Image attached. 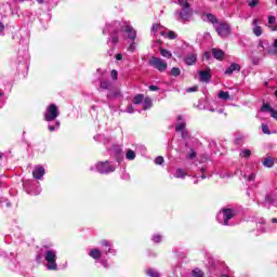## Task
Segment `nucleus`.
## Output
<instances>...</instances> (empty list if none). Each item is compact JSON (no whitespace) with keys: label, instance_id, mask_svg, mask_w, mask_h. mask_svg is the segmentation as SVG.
Here are the masks:
<instances>
[{"label":"nucleus","instance_id":"obj_41","mask_svg":"<svg viewBox=\"0 0 277 277\" xmlns=\"http://www.w3.org/2000/svg\"><path fill=\"white\" fill-rule=\"evenodd\" d=\"M180 133H182V137L185 140L189 137V132L187 130H182Z\"/></svg>","mask_w":277,"mask_h":277},{"label":"nucleus","instance_id":"obj_31","mask_svg":"<svg viewBox=\"0 0 277 277\" xmlns=\"http://www.w3.org/2000/svg\"><path fill=\"white\" fill-rule=\"evenodd\" d=\"M146 274L147 276H150V277H159V274L153 268L147 269Z\"/></svg>","mask_w":277,"mask_h":277},{"label":"nucleus","instance_id":"obj_28","mask_svg":"<svg viewBox=\"0 0 277 277\" xmlns=\"http://www.w3.org/2000/svg\"><path fill=\"white\" fill-rule=\"evenodd\" d=\"M170 75L172 77H179L181 75V69L179 67H172Z\"/></svg>","mask_w":277,"mask_h":277},{"label":"nucleus","instance_id":"obj_25","mask_svg":"<svg viewBox=\"0 0 277 277\" xmlns=\"http://www.w3.org/2000/svg\"><path fill=\"white\" fill-rule=\"evenodd\" d=\"M185 127H187V123L185 122L175 123L176 133H181V131H185Z\"/></svg>","mask_w":277,"mask_h":277},{"label":"nucleus","instance_id":"obj_62","mask_svg":"<svg viewBox=\"0 0 277 277\" xmlns=\"http://www.w3.org/2000/svg\"><path fill=\"white\" fill-rule=\"evenodd\" d=\"M3 96V93L0 92V97Z\"/></svg>","mask_w":277,"mask_h":277},{"label":"nucleus","instance_id":"obj_47","mask_svg":"<svg viewBox=\"0 0 277 277\" xmlns=\"http://www.w3.org/2000/svg\"><path fill=\"white\" fill-rule=\"evenodd\" d=\"M241 142H243V138H242V137H238V138L235 140V144H236L237 146H240Z\"/></svg>","mask_w":277,"mask_h":277},{"label":"nucleus","instance_id":"obj_42","mask_svg":"<svg viewBox=\"0 0 277 277\" xmlns=\"http://www.w3.org/2000/svg\"><path fill=\"white\" fill-rule=\"evenodd\" d=\"M186 92H188V93H192V92H198V87H190V88H188L187 90H186Z\"/></svg>","mask_w":277,"mask_h":277},{"label":"nucleus","instance_id":"obj_36","mask_svg":"<svg viewBox=\"0 0 277 277\" xmlns=\"http://www.w3.org/2000/svg\"><path fill=\"white\" fill-rule=\"evenodd\" d=\"M197 154L196 150L190 149V153L187 155V159H196Z\"/></svg>","mask_w":277,"mask_h":277},{"label":"nucleus","instance_id":"obj_20","mask_svg":"<svg viewBox=\"0 0 277 277\" xmlns=\"http://www.w3.org/2000/svg\"><path fill=\"white\" fill-rule=\"evenodd\" d=\"M153 107V100L150 97H145L143 102V109H150Z\"/></svg>","mask_w":277,"mask_h":277},{"label":"nucleus","instance_id":"obj_24","mask_svg":"<svg viewBox=\"0 0 277 277\" xmlns=\"http://www.w3.org/2000/svg\"><path fill=\"white\" fill-rule=\"evenodd\" d=\"M206 16H207L209 23H212V25H215L219 23L217 17H215V15H213L211 13H207Z\"/></svg>","mask_w":277,"mask_h":277},{"label":"nucleus","instance_id":"obj_10","mask_svg":"<svg viewBox=\"0 0 277 277\" xmlns=\"http://www.w3.org/2000/svg\"><path fill=\"white\" fill-rule=\"evenodd\" d=\"M260 111H269L272 118H274V120H277V110L274 109L269 103L263 104L260 108Z\"/></svg>","mask_w":277,"mask_h":277},{"label":"nucleus","instance_id":"obj_17","mask_svg":"<svg viewBox=\"0 0 277 277\" xmlns=\"http://www.w3.org/2000/svg\"><path fill=\"white\" fill-rule=\"evenodd\" d=\"M120 30H118V28H116L111 35H110V42L111 44H118V42H120V39L118 37Z\"/></svg>","mask_w":277,"mask_h":277},{"label":"nucleus","instance_id":"obj_4","mask_svg":"<svg viewBox=\"0 0 277 277\" xmlns=\"http://www.w3.org/2000/svg\"><path fill=\"white\" fill-rule=\"evenodd\" d=\"M57 116H60V110L57 109V105L50 104L44 115L45 122H52V120H55Z\"/></svg>","mask_w":277,"mask_h":277},{"label":"nucleus","instance_id":"obj_27","mask_svg":"<svg viewBox=\"0 0 277 277\" xmlns=\"http://www.w3.org/2000/svg\"><path fill=\"white\" fill-rule=\"evenodd\" d=\"M126 157L129 161H133V159H135V151H133L132 149H129L126 154Z\"/></svg>","mask_w":277,"mask_h":277},{"label":"nucleus","instance_id":"obj_13","mask_svg":"<svg viewBox=\"0 0 277 277\" xmlns=\"http://www.w3.org/2000/svg\"><path fill=\"white\" fill-rule=\"evenodd\" d=\"M212 55L214 60H217L219 62H222L224 57H226V53H224L223 50H219L216 48L212 49Z\"/></svg>","mask_w":277,"mask_h":277},{"label":"nucleus","instance_id":"obj_3","mask_svg":"<svg viewBox=\"0 0 277 277\" xmlns=\"http://www.w3.org/2000/svg\"><path fill=\"white\" fill-rule=\"evenodd\" d=\"M45 261H47V267L51 272H56L57 269V255L55 254V251L48 250L45 251Z\"/></svg>","mask_w":277,"mask_h":277},{"label":"nucleus","instance_id":"obj_37","mask_svg":"<svg viewBox=\"0 0 277 277\" xmlns=\"http://www.w3.org/2000/svg\"><path fill=\"white\" fill-rule=\"evenodd\" d=\"M163 161H166V160L163 159L162 156H158V157L156 158V164H157V166H163Z\"/></svg>","mask_w":277,"mask_h":277},{"label":"nucleus","instance_id":"obj_12","mask_svg":"<svg viewBox=\"0 0 277 277\" xmlns=\"http://www.w3.org/2000/svg\"><path fill=\"white\" fill-rule=\"evenodd\" d=\"M241 71V65L237 63H232L229 67L226 68L225 75H233L234 72H240Z\"/></svg>","mask_w":277,"mask_h":277},{"label":"nucleus","instance_id":"obj_44","mask_svg":"<svg viewBox=\"0 0 277 277\" xmlns=\"http://www.w3.org/2000/svg\"><path fill=\"white\" fill-rule=\"evenodd\" d=\"M128 51H131L133 53V51H135V42H132L129 48Z\"/></svg>","mask_w":277,"mask_h":277},{"label":"nucleus","instance_id":"obj_48","mask_svg":"<svg viewBox=\"0 0 277 277\" xmlns=\"http://www.w3.org/2000/svg\"><path fill=\"white\" fill-rule=\"evenodd\" d=\"M2 31H5V25H3V23H0V34H1Z\"/></svg>","mask_w":277,"mask_h":277},{"label":"nucleus","instance_id":"obj_11","mask_svg":"<svg viewBox=\"0 0 277 277\" xmlns=\"http://www.w3.org/2000/svg\"><path fill=\"white\" fill-rule=\"evenodd\" d=\"M196 62H198V56L194 53H189L184 57L186 66H196Z\"/></svg>","mask_w":277,"mask_h":277},{"label":"nucleus","instance_id":"obj_43","mask_svg":"<svg viewBox=\"0 0 277 277\" xmlns=\"http://www.w3.org/2000/svg\"><path fill=\"white\" fill-rule=\"evenodd\" d=\"M154 241L155 243H161V236L160 235L154 236Z\"/></svg>","mask_w":277,"mask_h":277},{"label":"nucleus","instance_id":"obj_59","mask_svg":"<svg viewBox=\"0 0 277 277\" xmlns=\"http://www.w3.org/2000/svg\"><path fill=\"white\" fill-rule=\"evenodd\" d=\"M177 120H183V116H177Z\"/></svg>","mask_w":277,"mask_h":277},{"label":"nucleus","instance_id":"obj_7","mask_svg":"<svg viewBox=\"0 0 277 277\" xmlns=\"http://www.w3.org/2000/svg\"><path fill=\"white\" fill-rule=\"evenodd\" d=\"M222 213L224 215V225L228 226V221L235 217V210L230 208H225L222 210Z\"/></svg>","mask_w":277,"mask_h":277},{"label":"nucleus","instance_id":"obj_39","mask_svg":"<svg viewBox=\"0 0 277 277\" xmlns=\"http://www.w3.org/2000/svg\"><path fill=\"white\" fill-rule=\"evenodd\" d=\"M161 27L160 24H154L153 25V28H151V31H154L155 34H157V31H159V28Z\"/></svg>","mask_w":277,"mask_h":277},{"label":"nucleus","instance_id":"obj_53","mask_svg":"<svg viewBox=\"0 0 277 277\" xmlns=\"http://www.w3.org/2000/svg\"><path fill=\"white\" fill-rule=\"evenodd\" d=\"M248 181H254V174H253V173H251V174L249 175Z\"/></svg>","mask_w":277,"mask_h":277},{"label":"nucleus","instance_id":"obj_1","mask_svg":"<svg viewBox=\"0 0 277 277\" xmlns=\"http://www.w3.org/2000/svg\"><path fill=\"white\" fill-rule=\"evenodd\" d=\"M177 3L181 6V11L179 12L181 21L183 23L192 21V16H194L192 4L187 0H177Z\"/></svg>","mask_w":277,"mask_h":277},{"label":"nucleus","instance_id":"obj_16","mask_svg":"<svg viewBox=\"0 0 277 277\" xmlns=\"http://www.w3.org/2000/svg\"><path fill=\"white\" fill-rule=\"evenodd\" d=\"M89 256H91V259H94L95 261L101 260V258L103 256V254L101 253V250L98 249H92L89 252Z\"/></svg>","mask_w":277,"mask_h":277},{"label":"nucleus","instance_id":"obj_45","mask_svg":"<svg viewBox=\"0 0 277 277\" xmlns=\"http://www.w3.org/2000/svg\"><path fill=\"white\" fill-rule=\"evenodd\" d=\"M149 90H150V92H158L159 87H157V85H149Z\"/></svg>","mask_w":277,"mask_h":277},{"label":"nucleus","instance_id":"obj_33","mask_svg":"<svg viewBox=\"0 0 277 277\" xmlns=\"http://www.w3.org/2000/svg\"><path fill=\"white\" fill-rule=\"evenodd\" d=\"M240 155L241 157H245V159H248L250 155H252V151L250 149H245Z\"/></svg>","mask_w":277,"mask_h":277},{"label":"nucleus","instance_id":"obj_51","mask_svg":"<svg viewBox=\"0 0 277 277\" xmlns=\"http://www.w3.org/2000/svg\"><path fill=\"white\" fill-rule=\"evenodd\" d=\"M201 179L202 180L207 179V175H205V169L203 168L201 169Z\"/></svg>","mask_w":277,"mask_h":277},{"label":"nucleus","instance_id":"obj_32","mask_svg":"<svg viewBox=\"0 0 277 277\" xmlns=\"http://www.w3.org/2000/svg\"><path fill=\"white\" fill-rule=\"evenodd\" d=\"M249 8H256L259 5V0H247Z\"/></svg>","mask_w":277,"mask_h":277},{"label":"nucleus","instance_id":"obj_54","mask_svg":"<svg viewBox=\"0 0 277 277\" xmlns=\"http://www.w3.org/2000/svg\"><path fill=\"white\" fill-rule=\"evenodd\" d=\"M273 47H274L275 51L277 52V39H275Z\"/></svg>","mask_w":277,"mask_h":277},{"label":"nucleus","instance_id":"obj_58","mask_svg":"<svg viewBox=\"0 0 277 277\" xmlns=\"http://www.w3.org/2000/svg\"><path fill=\"white\" fill-rule=\"evenodd\" d=\"M36 259H37V261H40L42 259V256L37 255Z\"/></svg>","mask_w":277,"mask_h":277},{"label":"nucleus","instance_id":"obj_2","mask_svg":"<svg viewBox=\"0 0 277 277\" xmlns=\"http://www.w3.org/2000/svg\"><path fill=\"white\" fill-rule=\"evenodd\" d=\"M148 66L159 70V72H166L168 70V63L157 56H151L148 61Z\"/></svg>","mask_w":277,"mask_h":277},{"label":"nucleus","instance_id":"obj_29","mask_svg":"<svg viewBox=\"0 0 277 277\" xmlns=\"http://www.w3.org/2000/svg\"><path fill=\"white\" fill-rule=\"evenodd\" d=\"M193 276L194 277H205V272H202L200 268H195L193 271Z\"/></svg>","mask_w":277,"mask_h":277},{"label":"nucleus","instance_id":"obj_61","mask_svg":"<svg viewBox=\"0 0 277 277\" xmlns=\"http://www.w3.org/2000/svg\"><path fill=\"white\" fill-rule=\"evenodd\" d=\"M275 96H277V90L275 91Z\"/></svg>","mask_w":277,"mask_h":277},{"label":"nucleus","instance_id":"obj_30","mask_svg":"<svg viewBox=\"0 0 277 277\" xmlns=\"http://www.w3.org/2000/svg\"><path fill=\"white\" fill-rule=\"evenodd\" d=\"M262 132L265 134V135H272V131L269 130V127L265 123H262Z\"/></svg>","mask_w":277,"mask_h":277},{"label":"nucleus","instance_id":"obj_15","mask_svg":"<svg viewBox=\"0 0 277 277\" xmlns=\"http://www.w3.org/2000/svg\"><path fill=\"white\" fill-rule=\"evenodd\" d=\"M252 23L254 25L253 34H254V36H256L259 38L260 36L263 35V28H261V26H259V19H253Z\"/></svg>","mask_w":277,"mask_h":277},{"label":"nucleus","instance_id":"obj_22","mask_svg":"<svg viewBox=\"0 0 277 277\" xmlns=\"http://www.w3.org/2000/svg\"><path fill=\"white\" fill-rule=\"evenodd\" d=\"M219 98H221L222 101H228V98H230V93L226 92V91H220L217 94Z\"/></svg>","mask_w":277,"mask_h":277},{"label":"nucleus","instance_id":"obj_14","mask_svg":"<svg viewBox=\"0 0 277 277\" xmlns=\"http://www.w3.org/2000/svg\"><path fill=\"white\" fill-rule=\"evenodd\" d=\"M126 34H128V38L130 40H135L137 38V32L135 31V29L131 26H126L124 29Z\"/></svg>","mask_w":277,"mask_h":277},{"label":"nucleus","instance_id":"obj_21","mask_svg":"<svg viewBox=\"0 0 277 277\" xmlns=\"http://www.w3.org/2000/svg\"><path fill=\"white\" fill-rule=\"evenodd\" d=\"M263 166L265 168H274V159L272 157H267L263 160Z\"/></svg>","mask_w":277,"mask_h":277},{"label":"nucleus","instance_id":"obj_57","mask_svg":"<svg viewBox=\"0 0 277 277\" xmlns=\"http://www.w3.org/2000/svg\"><path fill=\"white\" fill-rule=\"evenodd\" d=\"M37 2L42 5V3H44V0H37Z\"/></svg>","mask_w":277,"mask_h":277},{"label":"nucleus","instance_id":"obj_52","mask_svg":"<svg viewBox=\"0 0 277 277\" xmlns=\"http://www.w3.org/2000/svg\"><path fill=\"white\" fill-rule=\"evenodd\" d=\"M269 28L272 29V31H277V24L273 25V26H269Z\"/></svg>","mask_w":277,"mask_h":277},{"label":"nucleus","instance_id":"obj_49","mask_svg":"<svg viewBox=\"0 0 277 277\" xmlns=\"http://www.w3.org/2000/svg\"><path fill=\"white\" fill-rule=\"evenodd\" d=\"M116 60L118 61V62H120V60H122V54L121 53H118V54H116Z\"/></svg>","mask_w":277,"mask_h":277},{"label":"nucleus","instance_id":"obj_56","mask_svg":"<svg viewBox=\"0 0 277 277\" xmlns=\"http://www.w3.org/2000/svg\"><path fill=\"white\" fill-rule=\"evenodd\" d=\"M272 223H273V224H277V217H273V219H272Z\"/></svg>","mask_w":277,"mask_h":277},{"label":"nucleus","instance_id":"obj_40","mask_svg":"<svg viewBox=\"0 0 277 277\" xmlns=\"http://www.w3.org/2000/svg\"><path fill=\"white\" fill-rule=\"evenodd\" d=\"M274 23H276V16L271 15V16L268 17V25H274Z\"/></svg>","mask_w":277,"mask_h":277},{"label":"nucleus","instance_id":"obj_9","mask_svg":"<svg viewBox=\"0 0 277 277\" xmlns=\"http://www.w3.org/2000/svg\"><path fill=\"white\" fill-rule=\"evenodd\" d=\"M199 79L203 83H209L211 81V69L208 68L206 70L199 71Z\"/></svg>","mask_w":277,"mask_h":277},{"label":"nucleus","instance_id":"obj_8","mask_svg":"<svg viewBox=\"0 0 277 277\" xmlns=\"http://www.w3.org/2000/svg\"><path fill=\"white\" fill-rule=\"evenodd\" d=\"M44 174H47L44 167H42V166L35 167V169L32 171L34 179H36L37 181H40V179H42V176H44Z\"/></svg>","mask_w":277,"mask_h":277},{"label":"nucleus","instance_id":"obj_35","mask_svg":"<svg viewBox=\"0 0 277 277\" xmlns=\"http://www.w3.org/2000/svg\"><path fill=\"white\" fill-rule=\"evenodd\" d=\"M168 38H169V40H176V32L170 30L168 32Z\"/></svg>","mask_w":277,"mask_h":277},{"label":"nucleus","instance_id":"obj_55","mask_svg":"<svg viewBox=\"0 0 277 277\" xmlns=\"http://www.w3.org/2000/svg\"><path fill=\"white\" fill-rule=\"evenodd\" d=\"M128 111H129L130 114H133V106H129V107H128Z\"/></svg>","mask_w":277,"mask_h":277},{"label":"nucleus","instance_id":"obj_18","mask_svg":"<svg viewBox=\"0 0 277 277\" xmlns=\"http://www.w3.org/2000/svg\"><path fill=\"white\" fill-rule=\"evenodd\" d=\"M159 51H160V55H162V57H167V60H171L172 52H170V50H166L163 48H159Z\"/></svg>","mask_w":277,"mask_h":277},{"label":"nucleus","instance_id":"obj_60","mask_svg":"<svg viewBox=\"0 0 277 277\" xmlns=\"http://www.w3.org/2000/svg\"><path fill=\"white\" fill-rule=\"evenodd\" d=\"M1 159H3V155L0 154V161H1Z\"/></svg>","mask_w":277,"mask_h":277},{"label":"nucleus","instance_id":"obj_26","mask_svg":"<svg viewBox=\"0 0 277 277\" xmlns=\"http://www.w3.org/2000/svg\"><path fill=\"white\" fill-rule=\"evenodd\" d=\"M187 176V173L183 169H177L175 173V179H185Z\"/></svg>","mask_w":277,"mask_h":277},{"label":"nucleus","instance_id":"obj_46","mask_svg":"<svg viewBox=\"0 0 277 277\" xmlns=\"http://www.w3.org/2000/svg\"><path fill=\"white\" fill-rule=\"evenodd\" d=\"M203 58L205 60H211V52H205L203 53Z\"/></svg>","mask_w":277,"mask_h":277},{"label":"nucleus","instance_id":"obj_34","mask_svg":"<svg viewBox=\"0 0 277 277\" xmlns=\"http://www.w3.org/2000/svg\"><path fill=\"white\" fill-rule=\"evenodd\" d=\"M110 77L114 81H118V70L113 69L110 72Z\"/></svg>","mask_w":277,"mask_h":277},{"label":"nucleus","instance_id":"obj_19","mask_svg":"<svg viewBox=\"0 0 277 277\" xmlns=\"http://www.w3.org/2000/svg\"><path fill=\"white\" fill-rule=\"evenodd\" d=\"M142 101H144V94H137L133 97L132 103L134 105H142Z\"/></svg>","mask_w":277,"mask_h":277},{"label":"nucleus","instance_id":"obj_50","mask_svg":"<svg viewBox=\"0 0 277 277\" xmlns=\"http://www.w3.org/2000/svg\"><path fill=\"white\" fill-rule=\"evenodd\" d=\"M49 131L51 132V133H53V131H55V126H49Z\"/></svg>","mask_w":277,"mask_h":277},{"label":"nucleus","instance_id":"obj_23","mask_svg":"<svg viewBox=\"0 0 277 277\" xmlns=\"http://www.w3.org/2000/svg\"><path fill=\"white\" fill-rule=\"evenodd\" d=\"M100 88L101 90H109V88H111V82H109L108 80H102L100 83Z\"/></svg>","mask_w":277,"mask_h":277},{"label":"nucleus","instance_id":"obj_6","mask_svg":"<svg viewBox=\"0 0 277 277\" xmlns=\"http://www.w3.org/2000/svg\"><path fill=\"white\" fill-rule=\"evenodd\" d=\"M215 31L220 38H228L230 34V25L228 23H221L216 26Z\"/></svg>","mask_w":277,"mask_h":277},{"label":"nucleus","instance_id":"obj_38","mask_svg":"<svg viewBox=\"0 0 277 277\" xmlns=\"http://www.w3.org/2000/svg\"><path fill=\"white\" fill-rule=\"evenodd\" d=\"M265 201L268 202V205H273L274 203V197H272V195H266L265 196Z\"/></svg>","mask_w":277,"mask_h":277},{"label":"nucleus","instance_id":"obj_5","mask_svg":"<svg viewBox=\"0 0 277 277\" xmlns=\"http://www.w3.org/2000/svg\"><path fill=\"white\" fill-rule=\"evenodd\" d=\"M96 170L100 174H109L110 172H116V168L109 164V161L97 162Z\"/></svg>","mask_w":277,"mask_h":277}]
</instances>
